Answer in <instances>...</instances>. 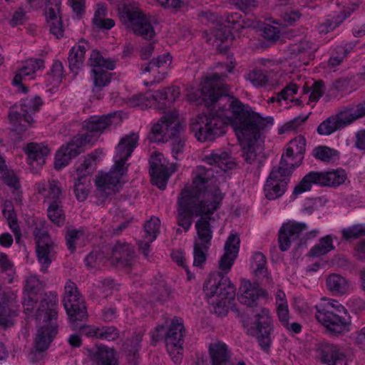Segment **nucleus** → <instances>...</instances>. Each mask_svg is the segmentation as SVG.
Instances as JSON below:
<instances>
[{
  "instance_id": "obj_1",
  "label": "nucleus",
  "mask_w": 365,
  "mask_h": 365,
  "mask_svg": "<svg viewBox=\"0 0 365 365\" xmlns=\"http://www.w3.org/2000/svg\"><path fill=\"white\" fill-rule=\"evenodd\" d=\"M205 161L210 166H197L196 176L190 187L182 190L178 199L177 224L187 232L192 223L193 216L203 217L212 215L219 207L223 195L218 188H213L205 193L206 198L202 195L207 188V182L215 178V174L226 172L236 166L235 162L225 151H215L206 155Z\"/></svg>"
},
{
  "instance_id": "obj_2",
  "label": "nucleus",
  "mask_w": 365,
  "mask_h": 365,
  "mask_svg": "<svg viewBox=\"0 0 365 365\" xmlns=\"http://www.w3.org/2000/svg\"><path fill=\"white\" fill-rule=\"evenodd\" d=\"M40 281L35 277L26 279L25 294L27 298L23 302L26 312H32L34 305L40 301L36 312L38 330L35 338L34 349L31 351L30 360L34 363L40 360L42 353L46 350L58 333L56 311L57 298L56 295H46L41 293Z\"/></svg>"
},
{
  "instance_id": "obj_3",
  "label": "nucleus",
  "mask_w": 365,
  "mask_h": 365,
  "mask_svg": "<svg viewBox=\"0 0 365 365\" xmlns=\"http://www.w3.org/2000/svg\"><path fill=\"white\" fill-rule=\"evenodd\" d=\"M239 292V301L247 306L242 319L243 326L248 334L257 339L260 348L268 352L272 341V319L269 310L258 307L257 302L259 297L266 295V292L259 287L258 282L251 283L246 279L242 281Z\"/></svg>"
},
{
  "instance_id": "obj_4",
  "label": "nucleus",
  "mask_w": 365,
  "mask_h": 365,
  "mask_svg": "<svg viewBox=\"0 0 365 365\" xmlns=\"http://www.w3.org/2000/svg\"><path fill=\"white\" fill-rule=\"evenodd\" d=\"M219 93H189L187 100L196 105H204L210 108L218 105L219 110L210 111L199 115L195 122L190 123V130L195 133L199 141H213L226 132V126L230 123L226 105L221 108V102L229 98L227 96L216 95Z\"/></svg>"
},
{
  "instance_id": "obj_5",
  "label": "nucleus",
  "mask_w": 365,
  "mask_h": 365,
  "mask_svg": "<svg viewBox=\"0 0 365 365\" xmlns=\"http://www.w3.org/2000/svg\"><path fill=\"white\" fill-rule=\"evenodd\" d=\"M227 110L230 112V123L240 142L264 139L266 130L274 123L272 117H262L237 98L227 99Z\"/></svg>"
},
{
  "instance_id": "obj_6",
  "label": "nucleus",
  "mask_w": 365,
  "mask_h": 365,
  "mask_svg": "<svg viewBox=\"0 0 365 365\" xmlns=\"http://www.w3.org/2000/svg\"><path fill=\"white\" fill-rule=\"evenodd\" d=\"M115 113L107 115L91 116L83 123V128L87 132L78 133L71 139L66 144L63 145L56 154L54 168L60 170L70 160L83 152V147L92 143L113 123Z\"/></svg>"
},
{
  "instance_id": "obj_7",
  "label": "nucleus",
  "mask_w": 365,
  "mask_h": 365,
  "mask_svg": "<svg viewBox=\"0 0 365 365\" xmlns=\"http://www.w3.org/2000/svg\"><path fill=\"white\" fill-rule=\"evenodd\" d=\"M185 126L180 122L176 112L165 113L155 124L149 136L153 142H169L173 157L178 160L182 158L185 148L182 134Z\"/></svg>"
},
{
  "instance_id": "obj_8",
  "label": "nucleus",
  "mask_w": 365,
  "mask_h": 365,
  "mask_svg": "<svg viewBox=\"0 0 365 365\" xmlns=\"http://www.w3.org/2000/svg\"><path fill=\"white\" fill-rule=\"evenodd\" d=\"M317 320L330 334L341 335L349 331L351 316L347 309L337 301L329 299L315 306Z\"/></svg>"
},
{
  "instance_id": "obj_9",
  "label": "nucleus",
  "mask_w": 365,
  "mask_h": 365,
  "mask_svg": "<svg viewBox=\"0 0 365 365\" xmlns=\"http://www.w3.org/2000/svg\"><path fill=\"white\" fill-rule=\"evenodd\" d=\"M41 105L40 97L35 96L22 99L19 106L11 108L9 112L11 130L18 135L25 132L34 121L32 114L38 111Z\"/></svg>"
},
{
  "instance_id": "obj_10",
  "label": "nucleus",
  "mask_w": 365,
  "mask_h": 365,
  "mask_svg": "<svg viewBox=\"0 0 365 365\" xmlns=\"http://www.w3.org/2000/svg\"><path fill=\"white\" fill-rule=\"evenodd\" d=\"M294 169V165L287 163L282 156L279 165L272 168L267 180L264 190L267 199L274 200L284 194Z\"/></svg>"
},
{
  "instance_id": "obj_11",
  "label": "nucleus",
  "mask_w": 365,
  "mask_h": 365,
  "mask_svg": "<svg viewBox=\"0 0 365 365\" xmlns=\"http://www.w3.org/2000/svg\"><path fill=\"white\" fill-rule=\"evenodd\" d=\"M120 17L126 29L135 34L142 36L145 39H151L155 36V32L150 19L138 7L124 5Z\"/></svg>"
},
{
  "instance_id": "obj_12",
  "label": "nucleus",
  "mask_w": 365,
  "mask_h": 365,
  "mask_svg": "<svg viewBox=\"0 0 365 365\" xmlns=\"http://www.w3.org/2000/svg\"><path fill=\"white\" fill-rule=\"evenodd\" d=\"M346 175L344 170H336L327 173L310 172L307 174L293 190L298 195L311 190L312 184L322 186L336 187L345 182Z\"/></svg>"
},
{
  "instance_id": "obj_13",
  "label": "nucleus",
  "mask_w": 365,
  "mask_h": 365,
  "mask_svg": "<svg viewBox=\"0 0 365 365\" xmlns=\"http://www.w3.org/2000/svg\"><path fill=\"white\" fill-rule=\"evenodd\" d=\"M175 93H136L131 96L123 97L122 101L131 107L142 108L155 106L163 110L170 107L175 100Z\"/></svg>"
},
{
  "instance_id": "obj_14",
  "label": "nucleus",
  "mask_w": 365,
  "mask_h": 365,
  "mask_svg": "<svg viewBox=\"0 0 365 365\" xmlns=\"http://www.w3.org/2000/svg\"><path fill=\"white\" fill-rule=\"evenodd\" d=\"M203 289L208 298L228 301L230 304L235 297V287L229 277L221 272L212 274L205 282Z\"/></svg>"
},
{
  "instance_id": "obj_15",
  "label": "nucleus",
  "mask_w": 365,
  "mask_h": 365,
  "mask_svg": "<svg viewBox=\"0 0 365 365\" xmlns=\"http://www.w3.org/2000/svg\"><path fill=\"white\" fill-rule=\"evenodd\" d=\"M138 140V133H131L123 138L116 147L115 164L109 173L118 175L119 180L127 173L128 165L125 162L137 147Z\"/></svg>"
},
{
  "instance_id": "obj_16",
  "label": "nucleus",
  "mask_w": 365,
  "mask_h": 365,
  "mask_svg": "<svg viewBox=\"0 0 365 365\" xmlns=\"http://www.w3.org/2000/svg\"><path fill=\"white\" fill-rule=\"evenodd\" d=\"M34 235L38 261L42 266V270L45 272L53 260L55 244L48 235L47 229L43 225L36 227Z\"/></svg>"
},
{
  "instance_id": "obj_17",
  "label": "nucleus",
  "mask_w": 365,
  "mask_h": 365,
  "mask_svg": "<svg viewBox=\"0 0 365 365\" xmlns=\"http://www.w3.org/2000/svg\"><path fill=\"white\" fill-rule=\"evenodd\" d=\"M66 292L63 304L70 320L72 319L80 321L87 319L86 307L81 298L75 283L69 282L65 287Z\"/></svg>"
},
{
  "instance_id": "obj_18",
  "label": "nucleus",
  "mask_w": 365,
  "mask_h": 365,
  "mask_svg": "<svg viewBox=\"0 0 365 365\" xmlns=\"http://www.w3.org/2000/svg\"><path fill=\"white\" fill-rule=\"evenodd\" d=\"M185 328L182 322L178 318H174L165 334V341L169 354L175 363L180 361L183 351V332Z\"/></svg>"
},
{
  "instance_id": "obj_19",
  "label": "nucleus",
  "mask_w": 365,
  "mask_h": 365,
  "mask_svg": "<svg viewBox=\"0 0 365 365\" xmlns=\"http://www.w3.org/2000/svg\"><path fill=\"white\" fill-rule=\"evenodd\" d=\"M307 229V224L304 222L289 221L284 223L278 234L279 250L282 252L287 251L293 242H297V247H300L303 244H305L306 240L300 238V236Z\"/></svg>"
},
{
  "instance_id": "obj_20",
  "label": "nucleus",
  "mask_w": 365,
  "mask_h": 365,
  "mask_svg": "<svg viewBox=\"0 0 365 365\" xmlns=\"http://www.w3.org/2000/svg\"><path fill=\"white\" fill-rule=\"evenodd\" d=\"M164 161L163 155L160 153L152 155L150 160V174L153 183L160 190L165 188L170 176L176 170V165L173 164L168 168Z\"/></svg>"
},
{
  "instance_id": "obj_21",
  "label": "nucleus",
  "mask_w": 365,
  "mask_h": 365,
  "mask_svg": "<svg viewBox=\"0 0 365 365\" xmlns=\"http://www.w3.org/2000/svg\"><path fill=\"white\" fill-rule=\"evenodd\" d=\"M95 158L88 156L83 163L76 168L78 178L74 185V192L78 201H84L88 196L89 180L88 175L91 174L94 170L93 163Z\"/></svg>"
},
{
  "instance_id": "obj_22",
  "label": "nucleus",
  "mask_w": 365,
  "mask_h": 365,
  "mask_svg": "<svg viewBox=\"0 0 365 365\" xmlns=\"http://www.w3.org/2000/svg\"><path fill=\"white\" fill-rule=\"evenodd\" d=\"M44 61L41 59H30L26 61L25 64L21 68L13 78L12 83L15 86H19L21 91H27L29 86L27 81L34 78L36 72L43 67Z\"/></svg>"
},
{
  "instance_id": "obj_23",
  "label": "nucleus",
  "mask_w": 365,
  "mask_h": 365,
  "mask_svg": "<svg viewBox=\"0 0 365 365\" xmlns=\"http://www.w3.org/2000/svg\"><path fill=\"white\" fill-rule=\"evenodd\" d=\"M316 351L320 361L326 365H336L346 357L338 345L326 341L317 344Z\"/></svg>"
},
{
  "instance_id": "obj_24",
  "label": "nucleus",
  "mask_w": 365,
  "mask_h": 365,
  "mask_svg": "<svg viewBox=\"0 0 365 365\" xmlns=\"http://www.w3.org/2000/svg\"><path fill=\"white\" fill-rule=\"evenodd\" d=\"M111 264L119 267H130L135 262V254L128 243H117L112 250Z\"/></svg>"
},
{
  "instance_id": "obj_25",
  "label": "nucleus",
  "mask_w": 365,
  "mask_h": 365,
  "mask_svg": "<svg viewBox=\"0 0 365 365\" xmlns=\"http://www.w3.org/2000/svg\"><path fill=\"white\" fill-rule=\"evenodd\" d=\"M240 240L237 234H231L225 244V253L219 262V267L225 273L228 272L236 259L239 249Z\"/></svg>"
},
{
  "instance_id": "obj_26",
  "label": "nucleus",
  "mask_w": 365,
  "mask_h": 365,
  "mask_svg": "<svg viewBox=\"0 0 365 365\" xmlns=\"http://www.w3.org/2000/svg\"><path fill=\"white\" fill-rule=\"evenodd\" d=\"M96 185L98 197L104 198L114 195L120 190V180L118 175L108 173L96 176Z\"/></svg>"
},
{
  "instance_id": "obj_27",
  "label": "nucleus",
  "mask_w": 365,
  "mask_h": 365,
  "mask_svg": "<svg viewBox=\"0 0 365 365\" xmlns=\"http://www.w3.org/2000/svg\"><path fill=\"white\" fill-rule=\"evenodd\" d=\"M49 3L51 4V5H54V7H53L50 6V4H48L45 9V14L50 28V32L55 36L56 38H60L63 34V28L60 16L61 0H49Z\"/></svg>"
},
{
  "instance_id": "obj_28",
  "label": "nucleus",
  "mask_w": 365,
  "mask_h": 365,
  "mask_svg": "<svg viewBox=\"0 0 365 365\" xmlns=\"http://www.w3.org/2000/svg\"><path fill=\"white\" fill-rule=\"evenodd\" d=\"M91 365H117L118 359L113 349L105 345H97L88 350Z\"/></svg>"
},
{
  "instance_id": "obj_29",
  "label": "nucleus",
  "mask_w": 365,
  "mask_h": 365,
  "mask_svg": "<svg viewBox=\"0 0 365 365\" xmlns=\"http://www.w3.org/2000/svg\"><path fill=\"white\" fill-rule=\"evenodd\" d=\"M350 123L347 117V112H340L335 115L327 118L321 123L317 128V132L320 135H329Z\"/></svg>"
},
{
  "instance_id": "obj_30",
  "label": "nucleus",
  "mask_w": 365,
  "mask_h": 365,
  "mask_svg": "<svg viewBox=\"0 0 365 365\" xmlns=\"http://www.w3.org/2000/svg\"><path fill=\"white\" fill-rule=\"evenodd\" d=\"M264 140H259V141H242L241 143H245V145L242 150V156L247 163L252 164L255 161L261 163L265 158L263 152Z\"/></svg>"
},
{
  "instance_id": "obj_31",
  "label": "nucleus",
  "mask_w": 365,
  "mask_h": 365,
  "mask_svg": "<svg viewBox=\"0 0 365 365\" xmlns=\"http://www.w3.org/2000/svg\"><path fill=\"white\" fill-rule=\"evenodd\" d=\"M211 215L201 217L200 219L195 222V228L197 230V237L195 238L194 243L205 245V247L211 246V240L212 238V231L210 220L212 217Z\"/></svg>"
},
{
  "instance_id": "obj_32",
  "label": "nucleus",
  "mask_w": 365,
  "mask_h": 365,
  "mask_svg": "<svg viewBox=\"0 0 365 365\" xmlns=\"http://www.w3.org/2000/svg\"><path fill=\"white\" fill-rule=\"evenodd\" d=\"M225 75L212 73L202 77L200 91H227L230 89L225 81Z\"/></svg>"
},
{
  "instance_id": "obj_33",
  "label": "nucleus",
  "mask_w": 365,
  "mask_h": 365,
  "mask_svg": "<svg viewBox=\"0 0 365 365\" xmlns=\"http://www.w3.org/2000/svg\"><path fill=\"white\" fill-rule=\"evenodd\" d=\"M88 48V43L81 41L70 50L68 57L69 68L74 74H77L78 70L83 66Z\"/></svg>"
},
{
  "instance_id": "obj_34",
  "label": "nucleus",
  "mask_w": 365,
  "mask_h": 365,
  "mask_svg": "<svg viewBox=\"0 0 365 365\" xmlns=\"http://www.w3.org/2000/svg\"><path fill=\"white\" fill-rule=\"evenodd\" d=\"M212 365H230V355L227 346L222 342L212 343L209 346Z\"/></svg>"
},
{
  "instance_id": "obj_35",
  "label": "nucleus",
  "mask_w": 365,
  "mask_h": 365,
  "mask_svg": "<svg viewBox=\"0 0 365 365\" xmlns=\"http://www.w3.org/2000/svg\"><path fill=\"white\" fill-rule=\"evenodd\" d=\"M49 149L46 146L31 143L25 148V152L28 155L29 164L34 165H42L45 163L46 157L49 153Z\"/></svg>"
},
{
  "instance_id": "obj_36",
  "label": "nucleus",
  "mask_w": 365,
  "mask_h": 365,
  "mask_svg": "<svg viewBox=\"0 0 365 365\" xmlns=\"http://www.w3.org/2000/svg\"><path fill=\"white\" fill-rule=\"evenodd\" d=\"M327 289L334 296H341L348 292L349 283L348 280L338 274H331L326 280Z\"/></svg>"
},
{
  "instance_id": "obj_37",
  "label": "nucleus",
  "mask_w": 365,
  "mask_h": 365,
  "mask_svg": "<svg viewBox=\"0 0 365 365\" xmlns=\"http://www.w3.org/2000/svg\"><path fill=\"white\" fill-rule=\"evenodd\" d=\"M299 89L302 91H322L325 88L322 81L311 79L307 81H300L299 83L291 81L283 87L280 91H297Z\"/></svg>"
},
{
  "instance_id": "obj_38",
  "label": "nucleus",
  "mask_w": 365,
  "mask_h": 365,
  "mask_svg": "<svg viewBox=\"0 0 365 365\" xmlns=\"http://www.w3.org/2000/svg\"><path fill=\"white\" fill-rule=\"evenodd\" d=\"M219 28L214 29L212 32V36L215 38L212 44L220 51H226L228 45L222 46V43H225L229 38H232V33L230 28L226 26L220 25Z\"/></svg>"
},
{
  "instance_id": "obj_39",
  "label": "nucleus",
  "mask_w": 365,
  "mask_h": 365,
  "mask_svg": "<svg viewBox=\"0 0 365 365\" xmlns=\"http://www.w3.org/2000/svg\"><path fill=\"white\" fill-rule=\"evenodd\" d=\"M266 257L261 252H256L252 257V267L255 275L259 279L269 282Z\"/></svg>"
},
{
  "instance_id": "obj_40",
  "label": "nucleus",
  "mask_w": 365,
  "mask_h": 365,
  "mask_svg": "<svg viewBox=\"0 0 365 365\" xmlns=\"http://www.w3.org/2000/svg\"><path fill=\"white\" fill-rule=\"evenodd\" d=\"M63 66L62 63L58 61H55L46 79V86H51L49 91L55 88L61 83L63 78Z\"/></svg>"
},
{
  "instance_id": "obj_41",
  "label": "nucleus",
  "mask_w": 365,
  "mask_h": 365,
  "mask_svg": "<svg viewBox=\"0 0 365 365\" xmlns=\"http://www.w3.org/2000/svg\"><path fill=\"white\" fill-rule=\"evenodd\" d=\"M1 161L2 158L0 157V173L4 182L14 190H19L21 185L18 177L14 170L6 169V165Z\"/></svg>"
},
{
  "instance_id": "obj_42",
  "label": "nucleus",
  "mask_w": 365,
  "mask_h": 365,
  "mask_svg": "<svg viewBox=\"0 0 365 365\" xmlns=\"http://www.w3.org/2000/svg\"><path fill=\"white\" fill-rule=\"evenodd\" d=\"M334 249L332 245V239L330 236H326L322 237L319 242L313 247L309 252V255L311 257H320L326 255Z\"/></svg>"
},
{
  "instance_id": "obj_43",
  "label": "nucleus",
  "mask_w": 365,
  "mask_h": 365,
  "mask_svg": "<svg viewBox=\"0 0 365 365\" xmlns=\"http://www.w3.org/2000/svg\"><path fill=\"white\" fill-rule=\"evenodd\" d=\"M88 64L96 68H106L108 70H113L115 62L110 58H104L97 51H93L88 59Z\"/></svg>"
},
{
  "instance_id": "obj_44",
  "label": "nucleus",
  "mask_w": 365,
  "mask_h": 365,
  "mask_svg": "<svg viewBox=\"0 0 365 365\" xmlns=\"http://www.w3.org/2000/svg\"><path fill=\"white\" fill-rule=\"evenodd\" d=\"M48 216L49 219L58 226L63 225L64 216L60 206L59 200H53L48 208Z\"/></svg>"
},
{
  "instance_id": "obj_45",
  "label": "nucleus",
  "mask_w": 365,
  "mask_h": 365,
  "mask_svg": "<svg viewBox=\"0 0 365 365\" xmlns=\"http://www.w3.org/2000/svg\"><path fill=\"white\" fill-rule=\"evenodd\" d=\"M86 319L80 321L78 319H71V326L73 330H79L81 334H83L86 336L91 337L96 336L98 338V331L99 328H94L91 326H86L84 324V322Z\"/></svg>"
},
{
  "instance_id": "obj_46",
  "label": "nucleus",
  "mask_w": 365,
  "mask_h": 365,
  "mask_svg": "<svg viewBox=\"0 0 365 365\" xmlns=\"http://www.w3.org/2000/svg\"><path fill=\"white\" fill-rule=\"evenodd\" d=\"M93 74V83L96 87L103 88L106 86L110 81L111 73L101 68L92 69Z\"/></svg>"
},
{
  "instance_id": "obj_47",
  "label": "nucleus",
  "mask_w": 365,
  "mask_h": 365,
  "mask_svg": "<svg viewBox=\"0 0 365 365\" xmlns=\"http://www.w3.org/2000/svg\"><path fill=\"white\" fill-rule=\"evenodd\" d=\"M210 247L207 248L205 245H200L198 243H194L193 248V265L196 267H202L205 263L207 256V252Z\"/></svg>"
},
{
  "instance_id": "obj_48",
  "label": "nucleus",
  "mask_w": 365,
  "mask_h": 365,
  "mask_svg": "<svg viewBox=\"0 0 365 365\" xmlns=\"http://www.w3.org/2000/svg\"><path fill=\"white\" fill-rule=\"evenodd\" d=\"M342 238L345 240H351L365 235V225L361 224L354 225L341 231Z\"/></svg>"
},
{
  "instance_id": "obj_49",
  "label": "nucleus",
  "mask_w": 365,
  "mask_h": 365,
  "mask_svg": "<svg viewBox=\"0 0 365 365\" xmlns=\"http://www.w3.org/2000/svg\"><path fill=\"white\" fill-rule=\"evenodd\" d=\"M160 220L158 217H153L148 220L144 227L145 238H148L150 241H154L159 232Z\"/></svg>"
},
{
  "instance_id": "obj_50",
  "label": "nucleus",
  "mask_w": 365,
  "mask_h": 365,
  "mask_svg": "<svg viewBox=\"0 0 365 365\" xmlns=\"http://www.w3.org/2000/svg\"><path fill=\"white\" fill-rule=\"evenodd\" d=\"M83 236V232L82 230L68 228L65 238L67 248L71 252L76 250V245Z\"/></svg>"
},
{
  "instance_id": "obj_51",
  "label": "nucleus",
  "mask_w": 365,
  "mask_h": 365,
  "mask_svg": "<svg viewBox=\"0 0 365 365\" xmlns=\"http://www.w3.org/2000/svg\"><path fill=\"white\" fill-rule=\"evenodd\" d=\"M267 71L254 69L247 75L246 78L256 87L263 86L267 82Z\"/></svg>"
},
{
  "instance_id": "obj_52",
  "label": "nucleus",
  "mask_w": 365,
  "mask_h": 365,
  "mask_svg": "<svg viewBox=\"0 0 365 365\" xmlns=\"http://www.w3.org/2000/svg\"><path fill=\"white\" fill-rule=\"evenodd\" d=\"M343 14L344 15L342 17L339 16L334 20L328 19L325 22L321 24L319 26V33L327 34L335 29L346 18V16L350 15V11H347L346 13L344 11Z\"/></svg>"
},
{
  "instance_id": "obj_53",
  "label": "nucleus",
  "mask_w": 365,
  "mask_h": 365,
  "mask_svg": "<svg viewBox=\"0 0 365 365\" xmlns=\"http://www.w3.org/2000/svg\"><path fill=\"white\" fill-rule=\"evenodd\" d=\"M336 154V150L327 146H319L313 150V155L323 162H329Z\"/></svg>"
},
{
  "instance_id": "obj_54",
  "label": "nucleus",
  "mask_w": 365,
  "mask_h": 365,
  "mask_svg": "<svg viewBox=\"0 0 365 365\" xmlns=\"http://www.w3.org/2000/svg\"><path fill=\"white\" fill-rule=\"evenodd\" d=\"M289 147L293 148V151L295 153V155L299 156V160L301 161L303 158L302 155L305 152V138L302 135H299L289 142Z\"/></svg>"
},
{
  "instance_id": "obj_55",
  "label": "nucleus",
  "mask_w": 365,
  "mask_h": 365,
  "mask_svg": "<svg viewBox=\"0 0 365 365\" xmlns=\"http://www.w3.org/2000/svg\"><path fill=\"white\" fill-rule=\"evenodd\" d=\"M4 215L8 220L9 227L14 234L16 241L17 243H19L21 240V233L17 225L16 217L14 212V209L9 210V211L6 212V215Z\"/></svg>"
},
{
  "instance_id": "obj_56",
  "label": "nucleus",
  "mask_w": 365,
  "mask_h": 365,
  "mask_svg": "<svg viewBox=\"0 0 365 365\" xmlns=\"http://www.w3.org/2000/svg\"><path fill=\"white\" fill-rule=\"evenodd\" d=\"M119 336L118 331L114 327H103L99 328L98 338L108 341H113Z\"/></svg>"
},
{
  "instance_id": "obj_57",
  "label": "nucleus",
  "mask_w": 365,
  "mask_h": 365,
  "mask_svg": "<svg viewBox=\"0 0 365 365\" xmlns=\"http://www.w3.org/2000/svg\"><path fill=\"white\" fill-rule=\"evenodd\" d=\"M262 36L269 41L275 42L279 38V30L277 27L267 24L262 28Z\"/></svg>"
},
{
  "instance_id": "obj_58",
  "label": "nucleus",
  "mask_w": 365,
  "mask_h": 365,
  "mask_svg": "<svg viewBox=\"0 0 365 365\" xmlns=\"http://www.w3.org/2000/svg\"><path fill=\"white\" fill-rule=\"evenodd\" d=\"M308 118V115H300L285 123L279 130V133L284 132L296 130Z\"/></svg>"
},
{
  "instance_id": "obj_59",
  "label": "nucleus",
  "mask_w": 365,
  "mask_h": 365,
  "mask_svg": "<svg viewBox=\"0 0 365 365\" xmlns=\"http://www.w3.org/2000/svg\"><path fill=\"white\" fill-rule=\"evenodd\" d=\"M48 190L49 192L48 194V197L51 199H53V200H58L62 192L58 181H48Z\"/></svg>"
},
{
  "instance_id": "obj_60",
  "label": "nucleus",
  "mask_w": 365,
  "mask_h": 365,
  "mask_svg": "<svg viewBox=\"0 0 365 365\" xmlns=\"http://www.w3.org/2000/svg\"><path fill=\"white\" fill-rule=\"evenodd\" d=\"M170 294L168 288L160 287L153 294L152 298L153 301L163 304L169 299Z\"/></svg>"
},
{
  "instance_id": "obj_61",
  "label": "nucleus",
  "mask_w": 365,
  "mask_h": 365,
  "mask_svg": "<svg viewBox=\"0 0 365 365\" xmlns=\"http://www.w3.org/2000/svg\"><path fill=\"white\" fill-rule=\"evenodd\" d=\"M277 315L283 326H287L289 322V310L287 303H279L277 307Z\"/></svg>"
},
{
  "instance_id": "obj_62",
  "label": "nucleus",
  "mask_w": 365,
  "mask_h": 365,
  "mask_svg": "<svg viewBox=\"0 0 365 365\" xmlns=\"http://www.w3.org/2000/svg\"><path fill=\"white\" fill-rule=\"evenodd\" d=\"M313 50H315V48H313V44L309 41H301L296 46V48L293 49L297 54L304 53L307 54L309 57Z\"/></svg>"
},
{
  "instance_id": "obj_63",
  "label": "nucleus",
  "mask_w": 365,
  "mask_h": 365,
  "mask_svg": "<svg viewBox=\"0 0 365 365\" xmlns=\"http://www.w3.org/2000/svg\"><path fill=\"white\" fill-rule=\"evenodd\" d=\"M141 341L142 336L140 334H137L132 339H128L126 341L125 345L127 348H128V346H130V349L128 351L130 353H132L133 354L134 357L135 356L139 349L140 348V343Z\"/></svg>"
},
{
  "instance_id": "obj_64",
  "label": "nucleus",
  "mask_w": 365,
  "mask_h": 365,
  "mask_svg": "<svg viewBox=\"0 0 365 365\" xmlns=\"http://www.w3.org/2000/svg\"><path fill=\"white\" fill-rule=\"evenodd\" d=\"M365 116V101L356 106V108L351 113L347 112V117L351 123L354 120Z\"/></svg>"
}]
</instances>
